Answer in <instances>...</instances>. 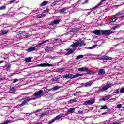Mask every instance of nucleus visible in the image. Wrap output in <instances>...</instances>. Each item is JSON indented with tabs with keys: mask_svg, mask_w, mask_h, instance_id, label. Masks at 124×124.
Returning <instances> with one entry per match:
<instances>
[{
	"mask_svg": "<svg viewBox=\"0 0 124 124\" xmlns=\"http://www.w3.org/2000/svg\"><path fill=\"white\" fill-rule=\"evenodd\" d=\"M93 33L96 35H101V34H106L108 35L109 34H112L113 32L111 30H95L93 31Z\"/></svg>",
	"mask_w": 124,
	"mask_h": 124,
	"instance_id": "1",
	"label": "nucleus"
},
{
	"mask_svg": "<svg viewBox=\"0 0 124 124\" xmlns=\"http://www.w3.org/2000/svg\"><path fill=\"white\" fill-rule=\"evenodd\" d=\"M83 76L82 74L77 73L75 75L70 74H66V75H63V78L67 79H73L74 78H76L77 77H79V76Z\"/></svg>",
	"mask_w": 124,
	"mask_h": 124,
	"instance_id": "2",
	"label": "nucleus"
},
{
	"mask_svg": "<svg viewBox=\"0 0 124 124\" xmlns=\"http://www.w3.org/2000/svg\"><path fill=\"white\" fill-rule=\"evenodd\" d=\"M112 86H114V84H112L110 82H108L107 85L100 89L99 92H105V91H107L108 89H110V88H111V87H112Z\"/></svg>",
	"mask_w": 124,
	"mask_h": 124,
	"instance_id": "3",
	"label": "nucleus"
},
{
	"mask_svg": "<svg viewBox=\"0 0 124 124\" xmlns=\"http://www.w3.org/2000/svg\"><path fill=\"white\" fill-rule=\"evenodd\" d=\"M43 93V91L40 90L37 92H35L34 93V98H32V99H37V98H39V97H41L42 96V94Z\"/></svg>",
	"mask_w": 124,
	"mask_h": 124,
	"instance_id": "4",
	"label": "nucleus"
},
{
	"mask_svg": "<svg viewBox=\"0 0 124 124\" xmlns=\"http://www.w3.org/2000/svg\"><path fill=\"white\" fill-rule=\"evenodd\" d=\"M62 116H63V113H61L60 114H59L56 117H55V118L54 119H52V120H50V121H49L48 124H52V123H54V122H55V121H57V120H59V119H61V118H62Z\"/></svg>",
	"mask_w": 124,
	"mask_h": 124,
	"instance_id": "5",
	"label": "nucleus"
},
{
	"mask_svg": "<svg viewBox=\"0 0 124 124\" xmlns=\"http://www.w3.org/2000/svg\"><path fill=\"white\" fill-rule=\"evenodd\" d=\"M95 102V100L94 99H92L88 101H86L84 103L85 105H91V104H93Z\"/></svg>",
	"mask_w": 124,
	"mask_h": 124,
	"instance_id": "6",
	"label": "nucleus"
},
{
	"mask_svg": "<svg viewBox=\"0 0 124 124\" xmlns=\"http://www.w3.org/2000/svg\"><path fill=\"white\" fill-rule=\"evenodd\" d=\"M37 66L41 67H46V66H48L49 67L54 66L53 64H50L49 63H43L40 64H38Z\"/></svg>",
	"mask_w": 124,
	"mask_h": 124,
	"instance_id": "7",
	"label": "nucleus"
},
{
	"mask_svg": "<svg viewBox=\"0 0 124 124\" xmlns=\"http://www.w3.org/2000/svg\"><path fill=\"white\" fill-rule=\"evenodd\" d=\"M31 100H32V98H28L26 99L20 105V106H24V105H25V104H27V103H28V102H29V101H31Z\"/></svg>",
	"mask_w": 124,
	"mask_h": 124,
	"instance_id": "8",
	"label": "nucleus"
},
{
	"mask_svg": "<svg viewBox=\"0 0 124 124\" xmlns=\"http://www.w3.org/2000/svg\"><path fill=\"white\" fill-rule=\"evenodd\" d=\"M78 46L79 43L78 42V41L71 45V47H72V48H73V49H75V50H76V48H77Z\"/></svg>",
	"mask_w": 124,
	"mask_h": 124,
	"instance_id": "9",
	"label": "nucleus"
},
{
	"mask_svg": "<svg viewBox=\"0 0 124 124\" xmlns=\"http://www.w3.org/2000/svg\"><path fill=\"white\" fill-rule=\"evenodd\" d=\"M82 85H83V87L88 88L89 87H91V86L93 85V82H92V81H89L85 83H83Z\"/></svg>",
	"mask_w": 124,
	"mask_h": 124,
	"instance_id": "10",
	"label": "nucleus"
},
{
	"mask_svg": "<svg viewBox=\"0 0 124 124\" xmlns=\"http://www.w3.org/2000/svg\"><path fill=\"white\" fill-rule=\"evenodd\" d=\"M67 52L65 53V55L66 56H67V55H70V54H72V53H73L74 52V51H75V49H69L68 50H67Z\"/></svg>",
	"mask_w": 124,
	"mask_h": 124,
	"instance_id": "11",
	"label": "nucleus"
},
{
	"mask_svg": "<svg viewBox=\"0 0 124 124\" xmlns=\"http://www.w3.org/2000/svg\"><path fill=\"white\" fill-rule=\"evenodd\" d=\"M67 8H63L60 10V13L62 14H64V13H66L67 12Z\"/></svg>",
	"mask_w": 124,
	"mask_h": 124,
	"instance_id": "12",
	"label": "nucleus"
},
{
	"mask_svg": "<svg viewBox=\"0 0 124 124\" xmlns=\"http://www.w3.org/2000/svg\"><path fill=\"white\" fill-rule=\"evenodd\" d=\"M105 74V69H100L98 71V75L102 76Z\"/></svg>",
	"mask_w": 124,
	"mask_h": 124,
	"instance_id": "13",
	"label": "nucleus"
},
{
	"mask_svg": "<svg viewBox=\"0 0 124 124\" xmlns=\"http://www.w3.org/2000/svg\"><path fill=\"white\" fill-rule=\"evenodd\" d=\"M35 49H36L35 47L32 46V47L28 48V49L27 50V51H28V52H33V51H35Z\"/></svg>",
	"mask_w": 124,
	"mask_h": 124,
	"instance_id": "14",
	"label": "nucleus"
},
{
	"mask_svg": "<svg viewBox=\"0 0 124 124\" xmlns=\"http://www.w3.org/2000/svg\"><path fill=\"white\" fill-rule=\"evenodd\" d=\"M89 68L87 67H81L78 69V71H88Z\"/></svg>",
	"mask_w": 124,
	"mask_h": 124,
	"instance_id": "15",
	"label": "nucleus"
},
{
	"mask_svg": "<svg viewBox=\"0 0 124 124\" xmlns=\"http://www.w3.org/2000/svg\"><path fill=\"white\" fill-rule=\"evenodd\" d=\"M75 102H77V100L76 98L70 100L68 101V104H71L72 103H74Z\"/></svg>",
	"mask_w": 124,
	"mask_h": 124,
	"instance_id": "16",
	"label": "nucleus"
},
{
	"mask_svg": "<svg viewBox=\"0 0 124 124\" xmlns=\"http://www.w3.org/2000/svg\"><path fill=\"white\" fill-rule=\"evenodd\" d=\"M47 42H49V40H46L42 42L41 43L38 44L36 46V47H38V46H41V45H43V44H45V43H47Z\"/></svg>",
	"mask_w": 124,
	"mask_h": 124,
	"instance_id": "17",
	"label": "nucleus"
},
{
	"mask_svg": "<svg viewBox=\"0 0 124 124\" xmlns=\"http://www.w3.org/2000/svg\"><path fill=\"white\" fill-rule=\"evenodd\" d=\"M101 59V60H112V58H111L110 57H108V56H102Z\"/></svg>",
	"mask_w": 124,
	"mask_h": 124,
	"instance_id": "18",
	"label": "nucleus"
},
{
	"mask_svg": "<svg viewBox=\"0 0 124 124\" xmlns=\"http://www.w3.org/2000/svg\"><path fill=\"white\" fill-rule=\"evenodd\" d=\"M88 109H84L82 111H79L78 112V114H86V113H88Z\"/></svg>",
	"mask_w": 124,
	"mask_h": 124,
	"instance_id": "19",
	"label": "nucleus"
},
{
	"mask_svg": "<svg viewBox=\"0 0 124 124\" xmlns=\"http://www.w3.org/2000/svg\"><path fill=\"white\" fill-rule=\"evenodd\" d=\"M45 52H50V51H52L53 50V47H47L45 49Z\"/></svg>",
	"mask_w": 124,
	"mask_h": 124,
	"instance_id": "20",
	"label": "nucleus"
},
{
	"mask_svg": "<svg viewBox=\"0 0 124 124\" xmlns=\"http://www.w3.org/2000/svg\"><path fill=\"white\" fill-rule=\"evenodd\" d=\"M47 3H49V1H45L43 2L40 4V6H45V5H47Z\"/></svg>",
	"mask_w": 124,
	"mask_h": 124,
	"instance_id": "21",
	"label": "nucleus"
},
{
	"mask_svg": "<svg viewBox=\"0 0 124 124\" xmlns=\"http://www.w3.org/2000/svg\"><path fill=\"white\" fill-rule=\"evenodd\" d=\"M110 98V96H106L102 98V100L104 101H106V100H108Z\"/></svg>",
	"mask_w": 124,
	"mask_h": 124,
	"instance_id": "22",
	"label": "nucleus"
},
{
	"mask_svg": "<svg viewBox=\"0 0 124 124\" xmlns=\"http://www.w3.org/2000/svg\"><path fill=\"white\" fill-rule=\"evenodd\" d=\"M78 46H85V43L83 42L82 41H78Z\"/></svg>",
	"mask_w": 124,
	"mask_h": 124,
	"instance_id": "23",
	"label": "nucleus"
},
{
	"mask_svg": "<svg viewBox=\"0 0 124 124\" xmlns=\"http://www.w3.org/2000/svg\"><path fill=\"white\" fill-rule=\"evenodd\" d=\"M61 88H62V86H55L54 87L52 88L53 90V92H55V91H57L58 90H59V89H61Z\"/></svg>",
	"mask_w": 124,
	"mask_h": 124,
	"instance_id": "24",
	"label": "nucleus"
},
{
	"mask_svg": "<svg viewBox=\"0 0 124 124\" xmlns=\"http://www.w3.org/2000/svg\"><path fill=\"white\" fill-rule=\"evenodd\" d=\"M75 109H70L67 110L68 114H71L72 113H74Z\"/></svg>",
	"mask_w": 124,
	"mask_h": 124,
	"instance_id": "25",
	"label": "nucleus"
},
{
	"mask_svg": "<svg viewBox=\"0 0 124 124\" xmlns=\"http://www.w3.org/2000/svg\"><path fill=\"white\" fill-rule=\"evenodd\" d=\"M16 91V89H15L14 87H12L10 89L9 92L11 93H15Z\"/></svg>",
	"mask_w": 124,
	"mask_h": 124,
	"instance_id": "26",
	"label": "nucleus"
},
{
	"mask_svg": "<svg viewBox=\"0 0 124 124\" xmlns=\"http://www.w3.org/2000/svg\"><path fill=\"white\" fill-rule=\"evenodd\" d=\"M84 58V55H80L77 56L76 59V60H79V59H83Z\"/></svg>",
	"mask_w": 124,
	"mask_h": 124,
	"instance_id": "27",
	"label": "nucleus"
},
{
	"mask_svg": "<svg viewBox=\"0 0 124 124\" xmlns=\"http://www.w3.org/2000/svg\"><path fill=\"white\" fill-rule=\"evenodd\" d=\"M78 31V29L74 28L71 30V32H77Z\"/></svg>",
	"mask_w": 124,
	"mask_h": 124,
	"instance_id": "28",
	"label": "nucleus"
},
{
	"mask_svg": "<svg viewBox=\"0 0 124 124\" xmlns=\"http://www.w3.org/2000/svg\"><path fill=\"white\" fill-rule=\"evenodd\" d=\"M117 20H118V18H113L110 21V23H115V22H116V21H117Z\"/></svg>",
	"mask_w": 124,
	"mask_h": 124,
	"instance_id": "29",
	"label": "nucleus"
},
{
	"mask_svg": "<svg viewBox=\"0 0 124 124\" xmlns=\"http://www.w3.org/2000/svg\"><path fill=\"white\" fill-rule=\"evenodd\" d=\"M26 62H30L31 61V57L27 58L25 60Z\"/></svg>",
	"mask_w": 124,
	"mask_h": 124,
	"instance_id": "30",
	"label": "nucleus"
},
{
	"mask_svg": "<svg viewBox=\"0 0 124 124\" xmlns=\"http://www.w3.org/2000/svg\"><path fill=\"white\" fill-rule=\"evenodd\" d=\"M59 79H60V77L58 78V77H54L52 78V81H53V82H55L56 81H58L59 80Z\"/></svg>",
	"mask_w": 124,
	"mask_h": 124,
	"instance_id": "31",
	"label": "nucleus"
},
{
	"mask_svg": "<svg viewBox=\"0 0 124 124\" xmlns=\"http://www.w3.org/2000/svg\"><path fill=\"white\" fill-rule=\"evenodd\" d=\"M60 22H61V20H59V19H56L55 20L53 21V23L54 24H59V23H60Z\"/></svg>",
	"mask_w": 124,
	"mask_h": 124,
	"instance_id": "32",
	"label": "nucleus"
},
{
	"mask_svg": "<svg viewBox=\"0 0 124 124\" xmlns=\"http://www.w3.org/2000/svg\"><path fill=\"white\" fill-rule=\"evenodd\" d=\"M115 93H116V94H119V93H121V90H120V89H116L115 91Z\"/></svg>",
	"mask_w": 124,
	"mask_h": 124,
	"instance_id": "33",
	"label": "nucleus"
},
{
	"mask_svg": "<svg viewBox=\"0 0 124 124\" xmlns=\"http://www.w3.org/2000/svg\"><path fill=\"white\" fill-rule=\"evenodd\" d=\"M10 122V121L7 120L4 121L3 123H1L0 124H9Z\"/></svg>",
	"mask_w": 124,
	"mask_h": 124,
	"instance_id": "34",
	"label": "nucleus"
},
{
	"mask_svg": "<svg viewBox=\"0 0 124 124\" xmlns=\"http://www.w3.org/2000/svg\"><path fill=\"white\" fill-rule=\"evenodd\" d=\"M44 16H45V14L42 13L38 16V18H41V17H44Z\"/></svg>",
	"mask_w": 124,
	"mask_h": 124,
	"instance_id": "35",
	"label": "nucleus"
},
{
	"mask_svg": "<svg viewBox=\"0 0 124 124\" xmlns=\"http://www.w3.org/2000/svg\"><path fill=\"white\" fill-rule=\"evenodd\" d=\"M50 59H51V60H56V59H57V58H59V57L55 56H50Z\"/></svg>",
	"mask_w": 124,
	"mask_h": 124,
	"instance_id": "36",
	"label": "nucleus"
},
{
	"mask_svg": "<svg viewBox=\"0 0 124 124\" xmlns=\"http://www.w3.org/2000/svg\"><path fill=\"white\" fill-rule=\"evenodd\" d=\"M109 112H111V109H108V111L107 112H104V113H103L102 114V115H106V114H109Z\"/></svg>",
	"mask_w": 124,
	"mask_h": 124,
	"instance_id": "37",
	"label": "nucleus"
},
{
	"mask_svg": "<svg viewBox=\"0 0 124 124\" xmlns=\"http://www.w3.org/2000/svg\"><path fill=\"white\" fill-rule=\"evenodd\" d=\"M64 68H62L58 69L59 72H63L64 71Z\"/></svg>",
	"mask_w": 124,
	"mask_h": 124,
	"instance_id": "38",
	"label": "nucleus"
},
{
	"mask_svg": "<svg viewBox=\"0 0 124 124\" xmlns=\"http://www.w3.org/2000/svg\"><path fill=\"white\" fill-rule=\"evenodd\" d=\"M6 8V6H2L1 7H0V10H4Z\"/></svg>",
	"mask_w": 124,
	"mask_h": 124,
	"instance_id": "39",
	"label": "nucleus"
},
{
	"mask_svg": "<svg viewBox=\"0 0 124 124\" xmlns=\"http://www.w3.org/2000/svg\"><path fill=\"white\" fill-rule=\"evenodd\" d=\"M8 32V31L7 30H4L2 31V34H6V33H7Z\"/></svg>",
	"mask_w": 124,
	"mask_h": 124,
	"instance_id": "40",
	"label": "nucleus"
},
{
	"mask_svg": "<svg viewBox=\"0 0 124 124\" xmlns=\"http://www.w3.org/2000/svg\"><path fill=\"white\" fill-rule=\"evenodd\" d=\"M95 47H96V46L94 45L93 46L88 47V49H89V50H92V49H94V48H95Z\"/></svg>",
	"mask_w": 124,
	"mask_h": 124,
	"instance_id": "41",
	"label": "nucleus"
},
{
	"mask_svg": "<svg viewBox=\"0 0 124 124\" xmlns=\"http://www.w3.org/2000/svg\"><path fill=\"white\" fill-rule=\"evenodd\" d=\"M120 93H124V88H121Z\"/></svg>",
	"mask_w": 124,
	"mask_h": 124,
	"instance_id": "42",
	"label": "nucleus"
},
{
	"mask_svg": "<svg viewBox=\"0 0 124 124\" xmlns=\"http://www.w3.org/2000/svg\"><path fill=\"white\" fill-rule=\"evenodd\" d=\"M86 72H87L88 74H93V72L89 70V69H88V70L86 71Z\"/></svg>",
	"mask_w": 124,
	"mask_h": 124,
	"instance_id": "43",
	"label": "nucleus"
},
{
	"mask_svg": "<svg viewBox=\"0 0 124 124\" xmlns=\"http://www.w3.org/2000/svg\"><path fill=\"white\" fill-rule=\"evenodd\" d=\"M107 108H108L107 107V106H104L100 108V109H107Z\"/></svg>",
	"mask_w": 124,
	"mask_h": 124,
	"instance_id": "44",
	"label": "nucleus"
},
{
	"mask_svg": "<svg viewBox=\"0 0 124 124\" xmlns=\"http://www.w3.org/2000/svg\"><path fill=\"white\" fill-rule=\"evenodd\" d=\"M123 14H124V13H122V12H119L116 13V15H117V16H119V15H123Z\"/></svg>",
	"mask_w": 124,
	"mask_h": 124,
	"instance_id": "45",
	"label": "nucleus"
},
{
	"mask_svg": "<svg viewBox=\"0 0 124 124\" xmlns=\"http://www.w3.org/2000/svg\"><path fill=\"white\" fill-rule=\"evenodd\" d=\"M44 116H46V114H45V113H42L41 115H40V117L41 118H42L43 117H44Z\"/></svg>",
	"mask_w": 124,
	"mask_h": 124,
	"instance_id": "46",
	"label": "nucleus"
},
{
	"mask_svg": "<svg viewBox=\"0 0 124 124\" xmlns=\"http://www.w3.org/2000/svg\"><path fill=\"white\" fill-rule=\"evenodd\" d=\"M103 3V1H102V0H101V1L100 2V3H99V4H98V5H99V6H100V5H102Z\"/></svg>",
	"mask_w": 124,
	"mask_h": 124,
	"instance_id": "47",
	"label": "nucleus"
},
{
	"mask_svg": "<svg viewBox=\"0 0 124 124\" xmlns=\"http://www.w3.org/2000/svg\"><path fill=\"white\" fill-rule=\"evenodd\" d=\"M11 67V65L10 64H7V68H10Z\"/></svg>",
	"mask_w": 124,
	"mask_h": 124,
	"instance_id": "48",
	"label": "nucleus"
},
{
	"mask_svg": "<svg viewBox=\"0 0 124 124\" xmlns=\"http://www.w3.org/2000/svg\"><path fill=\"white\" fill-rule=\"evenodd\" d=\"M55 41H56V42H62V40L59 39H57L55 40Z\"/></svg>",
	"mask_w": 124,
	"mask_h": 124,
	"instance_id": "49",
	"label": "nucleus"
},
{
	"mask_svg": "<svg viewBox=\"0 0 124 124\" xmlns=\"http://www.w3.org/2000/svg\"><path fill=\"white\" fill-rule=\"evenodd\" d=\"M112 124H121V123L119 122H114L112 123Z\"/></svg>",
	"mask_w": 124,
	"mask_h": 124,
	"instance_id": "50",
	"label": "nucleus"
},
{
	"mask_svg": "<svg viewBox=\"0 0 124 124\" xmlns=\"http://www.w3.org/2000/svg\"><path fill=\"white\" fill-rule=\"evenodd\" d=\"M117 108H121L122 107V104H119L117 106Z\"/></svg>",
	"mask_w": 124,
	"mask_h": 124,
	"instance_id": "51",
	"label": "nucleus"
},
{
	"mask_svg": "<svg viewBox=\"0 0 124 124\" xmlns=\"http://www.w3.org/2000/svg\"><path fill=\"white\" fill-rule=\"evenodd\" d=\"M31 37V35L30 34H27L26 35V38H28V37Z\"/></svg>",
	"mask_w": 124,
	"mask_h": 124,
	"instance_id": "52",
	"label": "nucleus"
},
{
	"mask_svg": "<svg viewBox=\"0 0 124 124\" xmlns=\"http://www.w3.org/2000/svg\"><path fill=\"white\" fill-rule=\"evenodd\" d=\"M54 21H53L51 23H49V26H54Z\"/></svg>",
	"mask_w": 124,
	"mask_h": 124,
	"instance_id": "53",
	"label": "nucleus"
},
{
	"mask_svg": "<svg viewBox=\"0 0 124 124\" xmlns=\"http://www.w3.org/2000/svg\"><path fill=\"white\" fill-rule=\"evenodd\" d=\"M99 5L97 4L93 8V9H95V8H97V7H99Z\"/></svg>",
	"mask_w": 124,
	"mask_h": 124,
	"instance_id": "54",
	"label": "nucleus"
},
{
	"mask_svg": "<svg viewBox=\"0 0 124 124\" xmlns=\"http://www.w3.org/2000/svg\"><path fill=\"white\" fill-rule=\"evenodd\" d=\"M46 12H49V9H46L45 11H44V13H46Z\"/></svg>",
	"mask_w": 124,
	"mask_h": 124,
	"instance_id": "55",
	"label": "nucleus"
},
{
	"mask_svg": "<svg viewBox=\"0 0 124 124\" xmlns=\"http://www.w3.org/2000/svg\"><path fill=\"white\" fill-rule=\"evenodd\" d=\"M118 27H119V26L116 25V26H115L112 27V29H113V30H115V29H117V28H118Z\"/></svg>",
	"mask_w": 124,
	"mask_h": 124,
	"instance_id": "56",
	"label": "nucleus"
},
{
	"mask_svg": "<svg viewBox=\"0 0 124 124\" xmlns=\"http://www.w3.org/2000/svg\"><path fill=\"white\" fill-rule=\"evenodd\" d=\"M15 0H11L10 1H9V4H11L12 3H13V2H15Z\"/></svg>",
	"mask_w": 124,
	"mask_h": 124,
	"instance_id": "57",
	"label": "nucleus"
},
{
	"mask_svg": "<svg viewBox=\"0 0 124 124\" xmlns=\"http://www.w3.org/2000/svg\"><path fill=\"white\" fill-rule=\"evenodd\" d=\"M78 95V94H77V92H76L75 93H74L73 94V95H74V96H77Z\"/></svg>",
	"mask_w": 124,
	"mask_h": 124,
	"instance_id": "58",
	"label": "nucleus"
},
{
	"mask_svg": "<svg viewBox=\"0 0 124 124\" xmlns=\"http://www.w3.org/2000/svg\"><path fill=\"white\" fill-rule=\"evenodd\" d=\"M17 82H18V80L17 79H15L14 80V81L13 82V83H16Z\"/></svg>",
	"mask_w": 124,
	"mask_h": 124,
	"instance_id": "59",
	"label": "nucleus"
},
{
	"mask_svg": "<svg viewBox=\"0 0 124 124\" xmlns=\"http://www.w3.org/2000/svg\"><path fill=\"white\" fill-rule=\"evenodd\" d=\"M41 111V109H38L35 112V113H37L38 112H40Z\"/></svg>",
	"mask_w": 124,
	"mask_h": 124,
	"instance_id": "60",
	"label": "nucleus"
},
{
	"mask_svg": "<svg viewBox=\"0 0 124 124\" xmlns=\"http://www.w3.org/2000/svg\"><path fill=\"white\" fill-rule=\"evenodd\" d=\"M117 14H116V15H113V18H117V17H117Z\"/></svg>",
	"mask_w": 124,
	"mask_h": 124,
	"instance_id": "61",
	"label": "nucleus"
},
{
	"mask_svg": "<svg viewBox=\"0 0 124 124\" xmlns=\"http://www.w3.org/2000/svg\"><path fill=\"white\" fill-rule=\"evenodd\" d=\"M52 91V92H53V88H51V89H48V92H50V91Z\"/></svg>",
	"mask_w": 124,
	"mask_h": 124,
	"instance_id": "62",
	"label": "nucleus"
},
{
	"mask_svg": "<svg viewBox=\"0 0 124 124\" xmlns=\"http://www.w3.org/2000/svg\"><path fill=\"white\" fill-rule=\"evenodd\" d=\"M89 0H85L84 3H88Z\"/></svg>",
	"mask_w": 124,
	"mask_h": 124,
	"instance_id": "63",
	"label": "nucleus"
},
{
	"mask_svg": "<svg viewBox=\"0 0 124 124\" xmlns=\"http://www.w3.org/2000/svg\"><path fill=\"white\" fill-rule=\"evenodd\" d=\"M77 94H79V93H81V91L77 92Z\"/></svg>",
	"mask_w": 124,
	"mask_h": 124,
	"instance_id": "64",
	"label": "nucleus"
}]
</instances>
